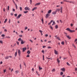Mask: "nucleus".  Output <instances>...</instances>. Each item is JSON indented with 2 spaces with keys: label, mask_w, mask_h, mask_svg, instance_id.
<instances>
[{
  "label": "nucleus",
  "mask_w": 77,
  "mask_h": 77,
  "mask_svg": "<svg viewBox=\"0 0 77 77\" xmlns=\"http://www.w3.org/2000/svg\"><path fill=\"white\" fill-rule=\"evenodd\" d=\"M48 34H46V35H45V36L46 37H48Z\"/></svg>",
  "instance_id": "nucleus-60"
},
{
  "label": "nucleus",
  "mask_w": 77,
  "mask_h": 77,
  "mask_svg": "<svg viewBox=\"0 0 77 77\" xmlns=\"http://www.w3.org/2000/svg\"><path fill=\"white\" fill-rule=\"evenodd\" d=\"M28 12V11H24V13H25V14H26V13H27Z\"/></svg>",
  "instance_id": "nucleus-30"
},
{
  "label": "nucleus",
  "mask_w": 77,
  "mask_h": 77,
  "mask_svg": "<svg viewBox=\"0 0 77 77\" xmlns=\"http://www.w3.org/2000/svg\"><path fill=\"white\" fill-rule=\"evenodd\" d=\"M75 71H77V68H75Z\"/></svg>",
  "instance_id": "nucleus-55"
},
{
  "label": "nucleus",
  "mask_w": 77,
  "mask_h": 77,
  "mask_svg": "<svg viewBox=\"0 0 77 77\" xmlns=\"http://www.w3.org/2000/svg\"><path fill=\"white\" fill-rule=\"evenodd\" d=\"M20 11H22V8L21 7H20Z\"/></svg>",
  "instance_id": "nucleus-33"
},
{
  "label": "nucleus",
  "mask_w": 77,
  "mask_h": 77,
  "mask_svg": "<svg viewBox=\"0 0 77 77\" xmlns=\"http://www.w3.org/2000/svg\"><path fill=\"white\" fill-rule=\"evenodd\" d=\"M8 58H9V56H7L5 57V59H8Z\"/></svg>",
  "instance_id": "nucleus-22"
},
{
  "label": "nucleus",
  "mask_w": 77,
  "mask_h": 77,
  "mask_svg": "<svg viewBox=\"0 0 77 77\" xmlns=\"http://www.w3.org/2000/svg\"><path fill=\"white\" fill-rule=\"evenodd\" d=\"M17 52H16L15 53V57L17 56Z\"/></svg>",
  "instance_id": "nucleus-25"
},
{
  "label": "nucleus",
  "mask_w": 77,
  "mask_h": 77,
  "mask_svg": "<svg viewBox=\"0 0 77 77\" xmlns=\"http://www.w3.org/2000/svg\"><path fill=\"white\" fill-rule=\"evenodd\" d=\"M17 44L18 45H19V42H18V41H17Z\"/></svg>",
  "instance_id": "nucleus-38"
},
{
  "label": "nucleus",
  "mask_w": 77,
  "mask_h": 77,
  "mask_svg": "<svg viewBox=\"0 0 77 77\" xmlns=\"http://www.w3.org/2000/svg\"><path fill=\"white\" fill-rule=\"evenodd\" d=\"M27 29V27H26V28H25V29L26 30Z\"/></svg>",
  "instance_id": "nucleus-61"
},
{
  "label": "nucleus",
  "mask_w": 77,
  "mask_h": 77,
  "mask_svg": "<svg viewBox=\"0 0 77 77\" xmlns=\"http://www.w3.org/2000/svg\"><path fill=\"white\" fill-rule=\"evenodd\" d=\"M0 43L1 44H2L3 43V41L2 40H0Z\"/></svg>",
  "instance_id": "nucleus-24"
},
{
  "label": "nucleus",
  "mask_w": 77,
  "mask_h": 77,
  "mask_svg": "<svg viewBox=\"0 0 77 77\" xmlns=\"http://www.w3.org/2000/svg\"><path fill=\"white\" fill-rule=\"evenodd\" d=\"M6 38H10V37L9 36H6Z\"/></svg>",
  "instance_id": "nucleus-48"
},
{
  "label": "nucleus",
  "mask_w": 77,
  "mask_h": 77,
  "mask_svg": "<svg viewBox=\"0 0 77 77\" xmlns=\"http://www.w3.org/2000/svg\"><path fill=\"white\" fill-rule=\"evenodd\" d=\"M19 72V71H18V70H16L15 71V72L16 73V74H17Z\"/></svg>",
  "instance_id": "nucleus-21"
},
{
  "label": "nucleus",
  "mask_w": 77,
  "mask_h": 77,
  "mask_svg": "<svg viewBox=\"0 0 77 77\" xmlns=\"http://www.w3.org/2000/svg\"><path fill=\"white\" fill-rule=\"evenodd\" d=\"M55 54L57 55V52L56 50H54Z\"/></svg>",
  "instance_id": "nucleus-10"
},
{
  "label": "nucleus",
  "mask_w": 77,
  "mask_h": 77,
  "mask_svg": "<svg viewBox=\"0 0 77 77\" xmlns=\"http://www.w3.org/2000/svg\"><path fill=\"white\" fill-rule=\"evenodd\" d=\"M46 48V46H43V48Z\"/></svg>",
  "instance_id": "nucleus-54"
},
{
  "label": "nucleus",
  "mask_w": 77,
  "mask_h": 77,
  "mask_svg": "<svg viewBox=\"0 0 77 77\" xmlns=\"http://www.w3.org/2000/svg\"><path fill=\"white\" fill-rule=\"evenodd\" d=\"M63 74V72H61L60 75H62Z\"/></svg>",
  "instance_id": "nucleus-36"
},
{
  "label": "nucleus",
  "mask_w": 77,
  "mask_h": 77,
  "mask_svg": "<svg viewBox=\"0 0 77 77\" xmlns=\"http://www.w3.org/2000/svg\"><path fill=\"white\" fill-rule=\"evenodd\" d=\"M5 72H6V70L5 69V70H4V73H5Z\"/></svg>",
  "instance_id": "nucleus-49"
},
{
  "label": "nucleus",
  "mask_w": 77,
  "mask_h": 77,
  "mask_svg": "<svg viewBox=\"0 0 77 77\" xmlns=\"http://www.w3.org/2000/svg\"><path fill=\"white\" fill-rule=\"evenodd\" d=\"M29 41L31 42L32 43H33V41L31 39L29 40Z\"/></svg>",
  "instance_id": "nucleus-44"
},
{
  "label": "nucleus",
  "mask_w": 77,
  "mask_h": 77,
  "mask_svg": "<svg viewBox=\"0 0 77 77\" xmlns=\"http://www.w3.org/2000/svg\"><path fill=\"white\" fill-rule=\"evenodd\" d=\"M4 32H7V29H4Z\"/></svg>",
  "instance_id": "nucleus-47"
},
{
  "label": "nucleus",
  "mask_w": 77,
  "mask_h": 77,
  "mask_svg": "<svg viewBox=\"0 0 77 77\" xmlns=\"http://www.w3.org/2000/svg\"><path fill=\"white\" fill-rule=\"evenodd\" d=\"M63 7L62 6H61V8H60V12L61 13H63Z\"/></svg>",
  "instance_id": "nucleus-6"
},
{
  "label": "nucleus",
  "mask_w": 77,
  "mask_h": 77,
  "mask_svg": "<svg viewBox=\"0 0 77 77\" xmlns=\"http://www.w3.org/2000/svg\"><path fill=\"white\" fill-rule=\"evenodd\" d=\"M63 1V2H67V0H64Z\"/></svg>",
  "instance_id": "nucleus-56"
},
{
  "label": "nucleus",
  "mask_w": 77,
  "mask_h": 77,
  "mask_svg": "<svg viewBox=\"0 0 77 77\" xmlns=\"http://www.w3.org/2000/svg\"><path fill=\"white\" fill-rule=\"evenodd\" d=\"M14 15L15 16L17 17V14H14Z\"/></svg>",
  "instance_id": "nucleus-57"
},
{
  "label": "nucleus",
  "mask_w": 77,
  "mask_h": 77,
  "mask_svg": "<svg viewBox=\"0 0 77 77\" xmlns=\"http://www.w3.org/2000/svg\"><path fill=\"white\" fill-rule=\"evenodd\" d=\"M57 61L58 63H60V60H59V58H58L57 60Z\"/></svg>",
  "instance_id": "nucleus-26"
},
{
  "label": "nucleus",
  "mask_w": 77,
  "mask_h": 77,
  "mask_svg": "<svg viewBox=\"0 0 77 77\" xmlns=\"http://www.w3.org/2000/svg\"><path fill=\"white\" fill-rule=\"evenodd\" d=\"M72 45H73V47H74V48H76V47H75V46L74 45V44H73Z\"/></svg>",
  "instance_id": "nucleus-42"
},
{
  "label": "nucleus",
  "mask_w": 77,
  "mask_h": 77,
  "mask_svg": "<svg viewBox=\"0 0 77 77\" xmlns=\"http://www.w3.org/2000/svg\"><path fill=\"white\" fill-rule=\"evenodd\" d=\"M42 53H43V54H44V50H42Z\"/></svg>",
  "instance_id": "nucleus-43"
},
{
  "label": "nucleus",
  "mask_w": 77,
  "mask_h": 77,
  "mask_svg": "<svg viewBox=\"0 0 77 77\" xmlns=\"http://www.w3.org/2000/svg\"><path fill=\"white\" fill-rule=\"evenodd\" d=\"M72 3L73 4H75V2H72Z\"/></svg>",
  "instance_id": "nucleus-59"
},
{
  "label": "nucleus",
  "mask_w": 77,
  "mask_h": 77,
  "mask_svg": "<svg viewBox=\"0 0 77 77\" xmlns=\"http://www.w3.org/2000/svg\"><path fill=\"white\" fill-rule=\"evenodd\" d=\"M2 37H4L5 36V34H2Z\"/></svg>",
  "instance_id": "nucleus-32"
},
{
  "label": "nucleus",
  "mask_w": 77,
  "mask_h": 77,
  "mask_svg": "<svg viewBox=\"0 0 77 77\" xmlns=\"http://www.w3.org/2000/svg\"><path fill=\"white\" fill-rule=\"evenodd\" d=\"M49 14H46V18H47L48 17H49Z\"/></svg>",
  "instance_id": "nucleus-19"
},
{
  "label": "nucleus",
  "mask_w": 77,
  "mask_h": 77,
  "mask_svg": "<svg viewBox=\"0 0 77 77\" xmlns=\"http://www.w3.org/2000/svg\"><path fill=\"white\" fill-rule=\"evenodd\" d=\"M27 54H28V55H29L30 53V51L29 50L27 52Z\"/></svg>",
  "instance_id": "nucleus-16"
},
{
  "label": "nucleus",
  "mask_w": 77,
  "mask_h": 77,
  "mask_svg": "<svg viewBox=\"0 0 77 77\" xmlns=\"http://www.w3.org/2000/svg\"><path fill=\"white\" fill-rule=\"evenodd\" d=\"M36 9H37V7H35L33 9H32V11H33L35 10H36Z\"/></svg>",
  "instance_id": "nucleus-13"
},
{
  "label": "nucleus",
  "mask_w": 77,
  "mask_h": 77,
  "mask_svg": "<svg viewBox=\"0 0 77 77\" xmlns=\"http://www.w3.org/2000/svg\"><path fill=\"white\" fill-rule=\"evenodd\" d=\"M19 37H20L22 38L23 37V35H19Z\"/></svg>",
  "instance_id": "nucleus-46"
},
{
  "label": "nucleus",
  "mask_w": 77,
  "mask_h": 77,
  "mask_svg": "<svg viewBox=\"0 0 77 77\" xmlns=\"http://www.w3.org/2000/svg\"><path fill=\"white\" fill-rule=\"evenodd\" d=\"M22 16V15L21 14H20L19 15H18V16L17 17V19H19V18H20V17H21Z\"/></svg>",
  "instance_id": "nucleus-4"
},
{
  "label": "nucleus",
  "mask_w": 77,
  "mask_h": 77,
  "mask_svg": "<svg viewBox=\"0 0 77 77\" xmlns=\"http://www.w3.org/2000/svg\"><path fill=\"white\" fill-rule=\"evenodd\" d=\"M32 71L33 72H34V69L33 68L32 69Z\"/></svg>",
  "instance_id": "nucleus-64"
},
{
  "label": "nucleus",
  "mask_w": 77,
  "mask_h": 77,
  "mask_svg": "<svg viewBox=\"0 0 77 77\" xmlns=\"http://www.w3.org/2000/svg\"><path fill=\"white\" fill-rule=\"evenodd\" d=\"M57 39L59 40H60V38L59 37H57Z\"/></svg>",
  "instance_id": "nucleus-31"
},
{
  "label": "nucleus",
  "mask_w": 77,
  "mask_h": 77,
  "mask_svg": "<svg viewBox=\"0 0 77 77\" xmlns=\"http://www.w3.org/2000/svg\"><path fill=\"white\" fill-rule=\"evenodd\" d=\"M52 71L53 72H54L55 71V69H53L52 70Z\"/></svg>",
  "instance_id": "nucleus-37"
},
{
  "label": "nucleus",
  "mask_w": 77,
  "mask_h": 77,
  "mask_svg": "<svg viewBox=\"0 0 77 77\" xmlns=\"http://www.w3.org/2000/svg\"><path fill=\"white\" fill-rule=\"evenodd\" d=\"M18 53L19 54V56H20L21 54V51L20 49H19L18 50Z\"/></svg>",
  "instance_id": "nucleus-2"
},
{
  "label": "nucleus",
  "mask_w": 77,
  "mask_h": 77,
  "mask_svg": "<svg viewBox=\"0 0 77 77\" xmlns=\"http://www.w3.org/2000/svg\"><path fill=\"white\" fill-rule=\"evenodd\" d=\"M20 69H21L22 67H21V64H20Z\"/></svg>",
  "instance_id": "nucleus-51"
},
{
  "label": "nucleus",
  "mask_w": 77,
  "mask_h": 77,
  "mask_svg": "<svg viewBox=\"0 0 77 77\" xmlns=\"http://www.w3.org/2000/svg\"><path fill=\"white\" fill-rule=\"evenodd\" d=\"M21 44H24V43H25V41H24L23 40H22L21 41Z\"/></svg>",
  "instance_id": "nucleus-5"
},
{
  "label": "nucleus",
  "mask_w": 77,
  "mask_h": 77,
  "mask_svg": "<svg viewBox=\"0 0 77 77\" xmlns=\"http://www.w3.org/2000/svg\"><path fill=\"white\" fill-rule=\"evenodd\" d=\"M60 9H59V8H57V9H56V11L57 12V11L58 12H59L60 11Z\"/></svg>",
  "instance_id": "nucleus-8"
},
{
  "label": "nucleus",
  "mask_w": 77,
  "mask_h": 77,
  "mask_svg": "<svg viewBox=\"0 0 77 77\" xmlns=\"http://www.w3.org/2000/svg\"><path fill=\"white\" fill-rule=\"evenodd\" d=\"M39 31L41 32V33L42 32V31L41 30H39Z\"/></svg>",
  "instance_id": "nucleus-50"
},
{
  "label": "nucleus",
  "mask_w": 77,
  "mask_h": 77,
  "mask_svg": "<svg viewBox=\"0 0 77 77\" xmlns=\"http://www.w3.org/2000/svg\"><path fill=\"white\" fill-rule=\"evenodd\" d=\"M2 61H1V62H0V64H2Z\"/></svg>",
  "instance_id": "nucleus-62"
},
{
  "label": "nucleus",
  "mask_w": 77,
  "mask_h": 77,
  "mask_svg": "<svg viewBox=\"0 0 77 77\" xmlns=\"http://www.w3.org/2000/svg\"><path fill=\"white\" fill-rule=\"evenodd\" d=\"M66 30L69 31L70 32H75V30H71L69 28H67L66 29Z\"/></svg>",
  "instance_id": "nucleus-1"
},
{
  "label": "nucleus",
  "mask_w": 77,
  "mask_h": 77,
  "mask_svg": "<svg viewBox=\"0 0 77 77\" xmlns=\"http://www.w3.org/2000/svg\"><path fill=\"white\" fill-rule=\"evenodd\" d=\"M42 23L43 24L44 23H43L44 21H43V18H42Z\"/></svg>",
  "instance_id": "nucleus-39"
},
{
  "label": "nucleus",
  "mask_w": 77,
  "mask_h": 77,
  "mask_svg": "<svg viewBox=\"0 0 77 77\" xmlns=\"http://www.w3.org/2000/svg\"><path fill=\"white\" fill-rule=\"evenodd\" d=\"M40 3H36V4L35 5V6L38 5H40Z\"/></svg>",
  "instance_id": "nucleus-15"
},
{
  "label": "nucleus",
  "mask_w": 77,
  "mask_h": 77,
  "mask_svg": "<svg viewBox=\"0 0 77 77\" xmlns=\"http://www.w3.org/2000/svg\"><path fill=\"white\" fill-rule=\"evenodd\" d=\"M29 57V55H27V56H26V57Z\"/></svg>",
  "instance_id": "nucleus-58"
},
{
  "label": "nucleus",
  "mask_w": 77,
  "mask_h": 77,
  "mask_svg": "<svg viewBox=\"0 0 77 77\" xmlns=\"http://www.w3.org/2000/svg\"><path fill=\"white\" fill-rule=\"evenodd\" d=\"M48 49H51V47L50 46H48Z\"/></svg>",
  "instance_id": "nucleus-34"
},
{
  "label": "nucleus",
  "mask_w": 77,
  "mask_h": 77,
  "mask_svg": "<svg viewBox=\"0 0 77 77\" xmlns=\"http://www.w3.org/2000/svg\"><path fill=\"white\" fill-rule=\"evenodd\" d=\"M7 19H6L5 20V21H4V23H5L7 21Z\"/></svg>",
  "instance_id": "nucleus-28"
},
{
  "label": "nucleus",
  "mask_w": 77,
  "mask_h": 77,
  "mask_svg": "<svg viewBox=\"0 0 77 77\" xmlns=\"http://www.w3.org/2000/svg\"><path fill=\"white\" fill-rule=\"evenodd\" d=\"M50 27H51V28L53 30V29L51 26H50Z\"/></svg>",
  "instance_id": "nucleus-45"
},
{
  "label": "nucleus",
  "mask_w": 77,
  "mask_h": 77,
  "mask_svg": "<svg viewBox=\"0 0 77 77\" xmlns=\"http://www.w3.org/2000/svg\"><path fill=\"white\" fill-rule=\"evenodd\" d=\"M61 70H62L63 72H65V69H64V68H63V69H61Z\"/></svg>",
  "instance_id": "nucleus-18"
},
{
  "label": "nucleus",
  "mask_w": 77,
  "mask_h": 77,
  "mask_svg": "<svg viewBox=\"0 0 77 77\" xmlns=\"http://www.w3.org/2000/svg\"><path fill=\"white\" fill-rule=\"evenodd\" d=\"M61 44L62 45H64V42L63 41L62 42H61Z\"/></svg>",
  "instance_id": "nucleus-27"
},
{
  "label": "nucleus",
  "mask_w": 77,
  "mask_h": 77,
  "mask_svg": "<svg viewBox=\"0 0 77 77\" xmlns=\"http://www.w3.org/2000/svg\"><path fill=\"white\" fill-rule=\"evenodd\" d=\"M55 22L54 21L53 22V24H52V25L53 26V25H55Z\"/></svg>",
  "instance_id": "nucleus-23"
},
{
  "label": "nucleus",
  "mask_w": 77,
  "mask_h": 77,
  "mask_svg": "<svg viewBox=\"0 0 77 77\" xmlns=\"http://www.w3.org/2000/svg\"><path fill=\"white\" fill-rule=\"evenodd\" d=\"M39 71H40V70H41L42 69V67H40V66H39Z\"/></svg>",
  "instance_id": "nucleus-12"
},
{
  "label": "nucleus",
  "mask_w": 77,
  "mask_h": 77,
  "mask_svg": "<svg viewBox=\"0 0 77 77\" xmlns=\"http://www.w3.org/2000/svg\"><path fill=\"white\" fill-rule=\"evenodd\" d=\"M60 3L62 5L64 4L63 2H61Z\"/></svg>",
  "instance_id": "nucleus-41"
},
{
  "label": "nucleus",
  "mask_w": 77,
  "mask_h": 77,
  "mask_svg": "<svg viewBox=\"0 0 77 77\" xmlns=\"http://www.w3.org/2000/svg\"><path fill=\"white\" fill-rule=\"evenodd\" d=\"M57 12L56 11H54L52 13V14H56L57 13Z\"/></svg>",
  "instance_id": "nucleus-9"
},
{
  "label": "nucleus",
  "mask_w": 77,
  "mask_h": 77,
  "mask_svg": "<svg viewBox=\"0 0 77 77\" xmlns=\"http://www.w3.org/2000/svg\"><path fill=\"white\" fill-rule=\"evenodd\" d=\"M77 41V38L75 40V42H76Z\"/></svg>",
  "instance_id": "nucleus-63"
},
{
  "label": "nucleus",
  "mask_w": 77,
  "mask_h": 77,
  "mask_svg": "<svg viewBox=\"0 0 77 77\" xmlns=\"http://www.w3.org/2000/svg\"><path fill=\"white\" fill-rule=\"evenodd\" d=\"M26 49V48H23V51L24 52L25 50Z\"/></svg>",
  "instance_id": "nucleus-7"
},
{
  "label": "nucleus",
  "mask_w": 77,
  "mask_h": 77,
  "mask_svg": "<svg viewBox=\"0 0 77 77\" xmlns=\"http://www.w3.org/2000/svg\"><path fill=\"white\" fill-rule=\"evenodd\" d=\"M43 60H44V55H43Z\"/></svg>",
  "instance_id": "nucleus-53"
},
{
  "label": "nucleus",
  "mask_w": 77,
  "mask_h": 77,
  "mask_svg": "<svg viewBox=\"0 0 77 77\" xmlns=\"http://www.w3.org/2000/svg\"><path fill=\"white\" fill-rule=\"evenodd\" d=\"M9 6H8V11L9 10Z\"/></svg>",
  "instance_id": "nucleus-52"
},
{
  "label": "nucleus",
  "mask_w": 77,
  "mask_h": 77,
  "mask_svg": "<svg viewBox=\"0 0 77 77\" xmlns=\"http://www.w3.org/2000/svg\"><path fill=\"white\" fill-rule=\"evenodd\" d=\"M55 27H56V29H57V28H58V25H56Z\"/></svg>",
  "instance_id": "nucleus-29"
},
{
  "label": "nucleus",
  "mask_w": 77,
  "mask_h": 77,
  "mask_svg": "<svg viewBox=\"0 0 77 77\" xmlns=\"http://www.w3.org/2000/svg\"><path fill=\"white\" fill-rule=\"evenodd\" d=\"M67 64L69 66H70V65L69 63L68 62L67 63Z\"/></svg>",
  "instance_id": "nucleus-40"
},
{
  "label": "nucleus",
  "mask_w": 77,
  "mask_h": 77,
  "mask_svg": "<svg viewBox=\"0 0 77 77\" xmlns=\"http://www.w3.org/2000/svg\"><path fill=\"white\" fill-rule=\"evenodd\" d=\"M22 40V39L21 38H19L18 39V41H21Z\"/></svg>",
  "instance_id": "nucleus-14"
},
{
  "label": "nucleus",
  "mask_w": 77,
  "mask_h": 77,
  "mask_svg": "<svg viewBox=\"0 0 77 77\" xmlns=\"http://www.w3.org/2000/svg\"><path fill=\"white\" fill-rule=\"evenodd\" d=\"M30 4H32V0H30Z\"/></svg>",
  "instance_id": "nucleus-35"
},
{
  "label": "nucleus",
  "mask_w": 77,
  "mask_h": 77,
  "mask_svg": "<svg viewBox=\"0 0 77 77\" xmlns=\"http://www.w3.org/2000/svg\"><path fill=\"white\" fill-rule=\"evenodd\" d=\"M52 11V10H49L48 11V14H50L51 13V12Z\"/></svg>",
  "instance_id": "nucleus-11"
},
{
  "label": "nucleus",
  "mask_w": 77,
  "mask_h": 77,
  "mask_svg": "<svg viewBox=\"0 0 77 77\" xmlns=\"http://www.w3.org/2000/svg\"><path fill=\"white\" fill-rule=\"evenodd\" d=\"M53 20H52L51 21L48 23V25H49L51 24L53 22Z\"/></svg>",
  "instance_id": "nucleus-17"
},
{
  "label": "nucleus",
  "mask_w": 77,
  "mask_h": 77,
  "mask_svg": "<svg viewBox=\"0 0 77 77\" xmlns=\"http://www.w3.org/2000/svg\"><path fill=\"white\" fill-rule=\"evenodd\" d=\"M66 36L67 37V38L69 39L71 38V37H70L69 35H66Z\"/></svg>",
  "instance_id": "nucleus-20"
},
{
  "label": "nucleus",
  "mask_w": 77,
  "mask_h": 77,
  "mask_svg": "<svg viewBox=\"0 0 77 77\" xmlns=\"http://www.w3.org/2000/svg\"><path fill=\"white\" fill-rule=\"evenodd\" d=\"M25 10H30V8L29 7H26L25 8Z\"/></svg>",
  "instance_id": "nucleus-3"
}]
</instances>
